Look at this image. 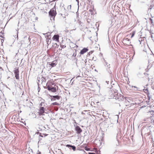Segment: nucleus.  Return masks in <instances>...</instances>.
Masks as SVG:
<instances>
[{"label": "nucleus", "mask_w": 154, "mask_h": 154, "mask_svg": "<svg viewBox=\"0 0 154 154\" xmlns=\"http://www.w3.org/2000/svg\"><path fill=\"white\" fill-rule=\"evenodd\" d=\"M45 35H49L50 36V35H51V33H48L45 34Z\"/></svg>", "instance_id": "5701e85b"}, {"label": "nucleus", "mask_w": 154, "mask_h": 154, "mask_svg": "<svg viewBox=\"0 0 154 154\" xmlns=\"http://www.w3.org/2000/svg\"><path fill=\"white\" fill-rule=\"evenodd\" d=\"M60 47L62 48H64L66 47V46L62 44H61L60 45Z\"/></svg>", "instance_id": "f3484780"}, {"label": "nucleus", "mask_w": 154, "mask_h": 154, "mask_svg": "<svg viewBox=\"0 0 154 154\" xmlns=\"http://www.w3.org/2000/svg\"><path fill=\"white\" fill-rule=\"evenodd\" d=\"M56 14V9L54 8H52L49 12V14L51 18L54 19Z\"/></svg>", "instance_id": "f03ea898"}, {"label": "nucleus", "mask_w": 154, "mask_h": 154, "mask_svg": "<svg viewBox=\"0 0 154 154\" xmlns=\"http://www.w3.org/2000/svg\"><path fill=\"white\" fill-rule=\"evenodd\" d=\"M75 129L76 131V132L77 134H80L82 131V129L79 126H77L75 127Z\"/></svg>", "instance_id": "6e6552de"}, {"label": "nucleus", "mask_w": 154, "mask_h": 154, "mask_svg": "<svg viewBox=\"0 0 154 154\" xmlns=\"http://www.w3.org/2000/svg\"><path fill=\"white\" fill-rule=\"evenodd\" d=\"M66 146L68 147H70L72 148V149L74 151H75L76 150V148H75V146H72V145H69V144L67 145Z\"/></svg>", "instance_id": "9b49d317"}, {"label": "nucleus", "mask_w": 154, "mask_h": 154, "mask_svg": "<svg viewBox=\"0 0 154 154\" xmlns=\"http://www.w3.org/2000/svg\"><path fill=\"white\" fill-rule=\"evenodd\" d=\"M148 67L149 69H154V61L150 62L148 66Z\"/></svg>", "instance_id": "0eeeda50"}, {"label": "nucleus", "mask_w": 154, "mask_h": 154, "mask_svg": "<svg viewBox=\"0 0 154 154\" xmlns=\"http://www.w3.org/2000/svg\"><path fill=\"white\" fill-rule=\"evenodd\" d=\"M53 105H56V103H53Z\"/></svg>", "instance_id": "393cba45"}, {"label": "nucleus", "mask_w": 154, "mask_h": 154, "mask_svg": "<svg viewBox=\"0 0 154 154\" xmlns=\"http://www.w3.org/2000/svg\"><path fill=\"white\" fill-rule=\"evenodd\" d=\"M44 112L45 108L43 107H41L39 109V112L38 113L39 115L40 116L43 115Z\"/></svg>", "instance_id": "39448f33"}, {"label": "nucleus", "mask_w": 154, "mask_h": 154, "mask_svg": "<svg viewBox=\"0 0 154 154\" xmlns=\"http://www.w3.org/2000/svg\"><path fill=\"white\" fill-rule=\"evenodd\" d=\"M153 25H154V24H153Z\"/></svg>", "instance_id": "bb28decb"}, {"label": "nucleus", "mask_w": 154, "mask_h": 154, "mask_svg": "<svg viewBox=\"0 0 154 154\" xmlns=\"http://www.w3.org/2000/svg\"><path fill=\"white\" fill-rule=\"evenodd\" d=\"M59 35H54L52 38V39L57 42H59Z\"/></svg>", "instance_id": "423d86ee"}, {"label": "nucleus", "mask_w": 154, "mask_h": 154, "mask_svg": "<svg viewBox=\"0 0 154 154\" xmlns=\"http://www.w3.org/2000/svg\"><path fill=\"white\" fill-rule=\"evenodd\" d=\"M51 97H53L54 98L57 99L59 100L60 99V97L58 95L56 96H51Z\"/></svg>", "instance_id": "ddd939ff"}, {"label": "nucleus", "mask_w": 154, "mask_h": 154, "mask_svg": "<svg viewBox=\"0 0 154 154\" xmlns=\"http://www.w3.org/2000/svg\"><path fill=\"white\" fill-rule=\"evenodd\" d=\"M0 154H2L0 152Z\"/></svg>", "instance_id": "a878e982"}, {"label": "nucleus", "mask_w": 154, "mask_h": 154, "mask_svg": "<svg viewBox=\"0 0 154 154\" xmlns=\"http://www.w3.org/2000/svg\"><path fill=\"white\" fill-rule=\"evenodd\" d=\"M85 150L86 151H89L90 150V149L89 148H88L86 147H85Z\"/></svg>", "instance_id": "a211bd4d"}, {"label": "nucleus", "mask_w": 154, "mask_h": 154, "mask_svg": "<svg viewBox=\"0 0 154 154\" xmlns=\"http://www.w3.org/2000/svg\"><path fill=\"white\" fill-rule=\"evenodd\" d=\"M145 91H146V93H147V95H149V92L148 91L147 89Z\"/></svg>", "instance_id": "412c9836"}, {"label": "nucleus", "mask_w": 154, "mask_h": 154, "mask_svg": "<svg viewBox=\"0 0 154 154\" xmlns=\"http://www.w3.org/2000/svg\"><path fill=\"white\" fill-rule=\"evenodd\" d=\"M127 41L128 42L129 44H130V40L128 38H126L123 40L124 43L126 45H128L126 43V42Z\"/></svg>", "instance_id": "f8f14e48"}, {"label": "nucleus", "mask_w": 154, "mask_h": 154, "mask_svg": "<svg viewBox=\"0 0 154 154\" xmlns=\"http://www.w3.org/2000/svg\"><path fill=\"white\" fill-rule=\"evenodd\" d=\"M88 51V49L86 48H84L80 51V53L81 54H83Z\"/></svg>", "instance_id": "1a4fd4ad"}, {"label": "nucleus", "mask_w": 154, "mask_h": 154, "mask_svg": "<svg viewBox=\"0 0 154 154\" xmlns=\"http://www.w3.org/2000/svg\"><path fill=\"white\" fill-rule=\"evenodd\" d=\"M71 5H70L68 6L67 8H68V9H69V10H71Z\"/></svg>", "instance_id": "aec40b11"}, {"label": "nucleus", "mask_w": 154, "mask_h": 154, "mask_svg": "<svg viewBox=\"0 0 154 154\" xmlns=\"http://www.w3.org/2000/svg\"><path fill=\"white\" fill-rule=\"evenodd\" d=\"M135 34V31L133 32L131 34V38H132L134 35Z\"/></svg>", "instance_id": "dca6fc26"}, {"label": "nucleus", "mask_w": 154, "mask_h": 154, "mask_svg": "<svg viewBox=\"0 0 154 154\" xmlns=\"http://www.w3.org/2000/svg\"><path fill=\"white\" fill-rule=\"evenodd\" d=\"M54 84V83L52 82L48 81L47 82L46 84L47 88L48 90L53 93L56 92V87H57L58 88V87L57 86L55 87V86H54V87L52 86V85H53Z\"/></svg>", "instance_id": "f257e3e1"}, {"label": "nucleus", "mask_w": 154, "mask_h": 154, "mask_svg": "<svg viewBox=\"0 0 154 154\" xmlns=\"http://www.w3.org/2000/svg\"><path fill=\"white\" fill-rule=\"evenodd\" d=\"M57 63V61L55 60L52 61L51 64H49V65H50L51 67H53L55 66Z\"/></svg>", "instance_id": "9d476101"}, {"label": "nucleus", "mask_w": 154, "mask_h": 154, "mask_svg": "<svg viewBox=\"0 0 154 154\" xmlns=\"http://www.w3.org/2000/svg\"><path fill=\"white\" fill-rule=\"evenodd\" d=\"M95 105V103L94 101H91V105L92 106H94Z\"/></svg>", "instance_id": "6ab92c4d"}, {"label": "nucleus", "mask_w": 154, "mask_h": 154, "mask_svg": "<svg viewBox=\"0 0 154 154\" xmlns=\"http://www.w3.org/2000/svg\"><path fill=\"white\" fill-rule=\"evenodd\" d=\"M88 154H95L94 153H93V152H89Z\"/></svg>", "instance_id": "b1692460"}, {"label": "nucleus", "mask_w": 154, "mask_h": 154, "mask_svg": "<svg viewBox=\"0 0 154 154\" xmlns=\"http://www.w3.org/2000/svg\"><path fill=\"white\" fill-rule=\"evenodd\" d=\"M48 134H43L42 135H41V137H45L48 136Z\"/></svg>", "instance_id": "4468645a"}, {"label": "nucleus", "mask_w": 154, "mask_h": 154, "mask_svg": "<svg viewBox=\"0 0 154 154\" xmlns=\"http://www.w3.org/2000/svg\"><path fill=\"white\" fill-rule=\"evenodd\" d=\"M110 95V99H118L119 96L118 93L117 92H114L113 94L112 93H110L109 94Z\"/></svg>", "instance_id": "7ed1b4c3"}, {"label": "nucleus", "mask_w": 154, "mask_h": 154, "mask_svg": "<svg viewBox=\"0 0 154 154\" xmlns=\"http://www.w3.org/2000/svg\"><path fill=\"white\" fill-rule=\"evenodd\" d=\"M149 20H150V21L151 22V23L152 24L153 23V22L152 21V19L151 18H149Z\"/></svg>", "instance_id": "4be33fe9"}, {"label": "nucleus", "mask_w": 154, "mask_h": 154, "mask_svg": "<svg viewBox=\"0 0 154 154\" xmlns=\"http://www.w3.org/2000/svg\"><path fill=\"white\" fill-rule=\"evenodd\" d=\"M19 71L18 68H15L14 71V73L15 74V77L16 79H19Z\"/></svg>", "instance_id": "20e7f679"}, {"label": "nucleus", "mask_w": 154, "mask_h": 154, "mask_svg": "<svg viewBox=\"0 0 154 154\" xmlns=\"http://www.w3.org/2000/svg\"><path fill=\"white\" fill-rule=\"evenodd\" d=\"M0 36L2 38H3L4 35L2 32H0Z\"/></svg>", "instance_id": "2eb2a0df"}]
</instances>
